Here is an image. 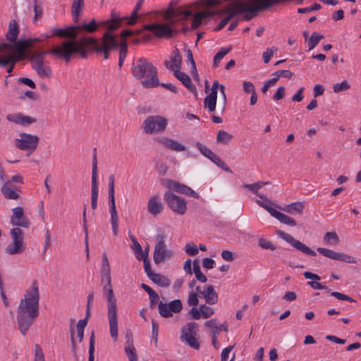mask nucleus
Masks as SVG:
<instances>
[{
	"label": "nucleus",
	"mask_w": 361,
	"mask_h": 361,
	"mask_svg": "<svg viewBox=\"0 0 361 361\" xmlns=\"http://www.w3.org/2000/svg\"><path fill=\"white\" fill-rule=\"evenodd\" d=\"M157 243L155 245L153 258L156 264L170 259L173 256V251L167 248L165 243V236L163 234L157 236Z\"/></svg>",
	"instance_id": "9b49d317"
},
{
	"label": "nucleus",
	"mask_w": 361,
	"mask_h": 361,
	"mask_svg": "<svg viewBox=\"0 0 361 361\" xmlns=\"http://www.w3.org/2000/svg\"><path fill=\"white\" fill-rule=\"evenodd\" d=\"M76 36L80 35L83 31L89 33H93L97 30V24L94 19H92L89 23H83L82 25L75 26Z\"/></svg>",
	"instance_id": "7c9ffc66"
},
{
	"label": "nucleus",
	"mask_w": 361,
	"mask_h": 361,
	"mask_svg": "<svg viewBox=\"0 0 361 361\" xmlns=\"http://www.w3.org/2000/svg\"><path fill=\"white\" fill-rule=\"evenodd\" d=\"M149 279L154 283H155L156 284H157L161 287H168L171 284L170 280L167 277H166L160 274L154 273L153 274H150Z\"/></svg>",
	"instance_id": "ea45409f"
},
{
	"label": "nucleus",
	"mask_w": 361,
	"mask_h": 361,
	"mask_svg": "<svg viewBox=\"0 0 361 361\" xmlns=\"http://www.w3.org/2000/svg\"><path fill=\"white\" fill-rule=\"evenodd\" d=\"M329 293L331 294V295L336 298L338 300H347L349 302H355V300L354 299H353L352 298L349 297L348 295H344L341 293H339V292L330 290Z\"/></svg>",
	"instance_id": "4d7b16f0"
},
{
	"label": "nucleus",
	"mask_w": 361,
	"mask_h": 361,
	"mask_svg": "<svg viewBox=\"0 0 361 361\" xmlns=\"http://www.w3.org/2000/svg\"><path fill=\"white\" fill-rule=\"evenodd\" d=\"M280 209L290 214H300L304 209V204L301 202H295L280 207Z\"/></svg>",
	"instance_id": "c756f323"
},
{
	"label": "nucleus",
	"mask_w": 361,
	"mask_h": 361,
	"mask_svg": "<svg viewBox=\"0 0 361 361\" xmlns=\"http://www.w3.org/2000/svg\"><path fill=\"white\" fill-rule=\"evenodd\" d=\"M104 293L107 300V319L109 324V333L111 338L118 339V307L116 299L111 286V281L107 282L103 287Z\"/></svg>",
	"instance_id": "6e6552de"
},
{
	"label": "nucleus",
	"mask_w": 361,
	"mask_h": 361,
	"mask_svg": "<svg viewBox=\"0 0 361 361\" xmlns=\"http://www.w3.org/2000/svg\"><path fill=\"white\" fill-rule=\"evenodd\" d=\"M156 140L161 144L163 147L175 152H182L185 150L186 147L183 144L180 143L176 140L166 137H159Z\"/></svg>",
	"instance_id": "b1692460"
},
{
	"label": "nucleus",
	"mask_w": 361,
	"mask_h": 361,
	"mask_svg": "<svg viewBox=\"0 0 361 361\" xmlns=\"http://www.w3.org/2000/svg\"><path fill=\"white\" fill-rule=\"evenodd\" d=\"M231 1L223 9L215 13V15H220L226 13L228 15L224 18L228 23L235 15L244 12H259L264 11L276 5L274 0H230Z\"/></svg>",
	"instance_id": "39448f33"
},
{
	"label": "nucleus",
	"mask_w": 361,
	"mask_h": 361,
	"mask_svg": "<svg viewBox=\"0 0 361 361\" xmlns=\"http://www.w3.org/2000/svg\"><path fill=\"white\" fill-rule=\"evenodd\" d=\"M108 31H106L102 40L99 42L93 37L83 36L80 39H77L75 26H70L66 29H54L51 35H44L43 39L39 38L42 42L44 39L49 38L51 36H57L59 37H66L69 40L64 41L58 47H63L65 42H71L70 47L74 48L75 54H80L82 58L87 57V48L94 49L97 52L104 54V59H109V51L114 49L118 46L115 37L112 35V32L121 26V19L119 18H113L111 21L104 23Z\"/></svg>",
	"instance_id": "f257e3e1"
},
{
	"label": "nucleus",
	"mask_w": 361,
	"mask_h": 361,
	"mask_svg": "<svg viewBox=\"0 0 361 361\" xmlns=\"http://www.w3.org/2000/svg\"><path fill=\"white\" fill-rule=\"evenodd\" d=\"M144 1L145 0H139L137 2V4L131 13L130 18L129 20L128 21V25H133L136 23L137 18H138V14H137L138 11L140 10V8L144 3Z\"/></svg>",
	"instance_id": "37998d69"
},
{
	"label": "nucleus",
	"mask_w": 361,
	"mask_h": 361,
	"mask_svg": "<svg viewBox=\"0 0 361 361\" xmlns=\"http://www.w3.org/2000/svg\"><path fill=\"white\" fill-rule=\"evenodd\" d=\"M185 252L191 255V256H195L198 254V250L193 243H187L185 245Z\"/></svg>",
	"instance_id": "0e129e2a"
},
{
	"label": "nucleus",
	"mask_w": 361,
	"mask_h": 361,
	"mask_svg": "<svg viewBox=\"0 0 361 361\" xmlns=\"http://www.w3.org/2000/svg\"><path fill=\"white\" fill-rule=\"evenodd\" d=\"M277 51V48H271V49H267L264 53H263V60L265 63H268L271 58V56L274 55V52Z\"/></svg>",
	"instance_id": "680f3d73"
},
{
	"label": "nucleus",
	"mask_w": 361,
	"mask_h": 361,
	"mask_svg": "<svg viewBox=\"0 0 361 361\" xmlns=\"http://www.w3.org/2000/svg\"><path fill=\"white\" fill-rule=\"evenodd\" d=\"M125 352L130 361H137V355L135 347H125Z\"/></svg>",
	"instance_id": "864d4df0"
},
{
	"label": "nucleus",
	"mask_w": 361,
	"mask_h": 361,
	"mask_svg": "<svg viewBox=\"0 0 361 361\" xmlns=\"http://www.w3.org/2000/svg\"><path fill=\"white\" fill-rule=\"evenodd\" d=\"M243 91L245 93H251L255 92V87L254 84L250 81H245L243 83Z\"/></svg>",
	"instance_id": "e2e57ef3"
},
{
	"label": "nucleus",
	"mask_w": 361,
	"mask_h": 361,
	"mask_svg": "<svg viewBox=\"0 0 361 361\" xmlns=\"http://www.w3.org/2000/svg\"><path fill=\"white\" fill-rule=\"evenodd\" d=\"M256 203L266 209L272 216L277 219L281 223L290 226H296V221L292 217L279 212L264 202L257 200Z\"/></svg>",
	"instance_id": "a211bd4d"
},
{
	"label": "nucleus",
	"mask_w": 361,
	"mask_h": 361,
	"mask_svg": "<svg viewBox=\"0 0 361 361\" xmlns=\"http://www.w3.org/2000/svg\"><path fill=\"white\" fill-rule=\"evenodd\" d=\"M154 35L159 38H171L173 35V30L166 23H157Z\"/></svg>",
	"instance_id": "bb28decb"
},
{
	"label": "nucleus",
	"mask_w": 361,
	"mask_h": 361,
	"mask_svg": "<svg viewBox=\"0 0 361 361\" xmlns=\"http://www.w3.org/2000/svg\"><path fill=\"white\" fill-rule=\"evenodd\" d=\"M268 182L258 181L253 184H245L244 187L247 188L253 193H255L257 196H258L260 199L264 200L265 202H269V204H272L269 199H267L264 195L258 192L259 189L262 188L264 185L268 184Z\"/></svg>",
	"instance_id": "2f4dec72"
},
{
	"label": "nucleus",
	"mask_w": 361,
	"mask_h": 361,
	"mask_svg": "<svg viewBox=\"0 0 361 361\" xmlns=\"http://www.w3.org/2000/svg\"><path fill=\"white\" fill-rule=\"evenodd\" d=\"M164 200L173 212L180 215L185 214L187 204L184 199L177 196L173 192H166L164 194Z\"/></svg>",
	"instance_id": "ddd939ff"
},
{
	"label": "nucleus",
	"mask_w": 361,
	"mask_h": 361,
	"mask_svg": "<svg viewBox=\"0 0 361 361\" xmlns=\"http://www.w3.org/2000/svg\"><path fill=\"white\" fill-rule=\"evenodd\" d=\"M200 152L213 163L217 165L219 167L222 169L224 171L229 173H232V171L228 166V165L221 159V158L216 154H214L210 149L203 145L200 142H197L196 145Z\"/></svg>",
	"instance_id": "6ab92c4d"
},
{
	"label": "nucleus",
	"mask_w": 361,
	"mask_h": 361,
	"mask_svg": "<svg viewBox=\"0 0 361 361\" xmlns=\"http://www.w3.org/2000/svg\"><path fill=\"white\" fill-rule=\"evenodd\" d=\"M198 331V325L195 322H190L182 329L181 340L188 343L190 347L198 349L200 342L195 337Z\"/></svg>",
	"instance_id": "2eb2a0df"
},
{
	"label": "nucleus",
	"mask_w": 361,
	"mask_h": 361,
	"mask_svg": "<svg viewBox=\"0 0 361 361\" xmlns=\"http://www.w3.org/2000/svg\"><path fill=\"white\" fill-rule=\"evenodd\" d=\"M164 182H166L165 185L173 190H175L177 192L187 195L188 192L189 191L190 187L180 184L178 182H176L172 180H164Z\"/></svg>",
	"instance_id": "473e14b6"
},
{
	"label": "nucleus",
	"mask_w": 361,
	"mask_h": 361,
	"mask_svg": "<svg viewBox=\"0 0 361 361\" xmlns=\"http://www.w3.org/2000/svg\"><path fill=\"white\" fill-rule=\"evenodd\" d=\"M136 257L138 260H143L145 271L147 273V276L149 278V275L153 274L154 272L151 270L150 262L147 258V252L144 253L141 257L137 255Z\"/></svg>",
	"instance_id": "49530a36"
},
{
	"label": "nucleus",
	"mask_w": 361,
	"mask_h": 361,
	"mask_svg": "<svg viewBox=\"0 0 361 361\" xmlns=\"http://www.w3.org/2000/svg\"><path fill=\"white\" fill-rule=\"evenodd\" d=\"M40 39L37 38L20 39L14 44L2 42L0 44V51L6 53L4 59H0V66L5 67L12 63L22 60L25 58L26 49L33 47V44Z\"/></svg>",
	"instance_id": "423d86ee"
},
{
	"label": "nucleus",
	"mask_w": 361,
	"mask_h": 361,
	"mask_svg": "<svg viewBox=\"0 0 361 361\" xmlns=\"http://www.w3.org/2000/svg\"><path fill=\"white\" fill-rule=\"evenodd\" d=\"M35 361H44L43 351L38 344L35 346Z\"/></svg>",
	"instance_id": "052dcab7"
},
{
	"label": "nucleus",
	"mask_w": 361,
	"mask_h": 361,
	"mask_svg": "<svg viewBox=\"0 0 361 361\" xmlns=\"http://www.w3.org/2000/svg\"><path fill=\"white\" fill-rule=\"evenodd\" d=\"M131 70L135 78L143 79L141 84L145 88H152L159 85L157 68L145 58H140L136 63L133 64Z\"/></svg>",
	"instance_id": "0eeeda50"
},
{
	"label": "nucleus",
	"mask_w": 361,
	"mask_h": 361,
	"mask_svg": "<svg viewBox=\"0 0 361 361\" xmlns=\"http://www.w3.org/2000/svg\"><path fill=\"white\" fill-rule=\"evenodd\" d=\"M6 118L11 122L22 126H27L37 122L36 118L29 116H25L22 114H8Z\"/></svg>",
	"instance_id": "a878e982"
},
{
	"label": "nucleus",
	"mask_w": 361,
	"mask_h": 361,
	"mask_svg": "<svg viewBox=\"0 0 361 361\" xmlns=\"http://www.w3.org/2000/svg\"><path fill=\"white\" fill-rule=\"evenodd\" d=\"M274 75H276L277 78L279 79V78H290L293 75V73L290 72L288 70H282V71H276Z\"/></svg>",
	"instance_id": "338daca9"
},
{
	"label": "nucleus",
	"mask_w": 361,
	"mask_h": 361,
	"mask_svg": "<svg viewBox=\"0 0 361 361\" xmlns=\"http://www.w3.org/2000/svg\"><path fill=\"white\" fill-rule=\"evenodd\" d=\"M19 136V138L15 140V146L20 150L28 151L27 156H30L38 146L39 137L25 133H20Z\"/></svg>",
	"instance_id": "f8f14e48"
},
{
	"label": "nucleus",
	"mask_w": 361,
	"mask_h": 361,
	"mask_svg": "<svg viewBox=\"0 0 361 361\" xmlns=\"http://www.w3.org/2000/svg\"><path fill=\"white\" fill-rule=\"evenodd\" d=\"M197 290L195 292H190L188 299V303L189 305L197 306L199 302L198 295Z\"/></svg>",
	"instance_id": "13d9d810"
},
{
	"label": "nucleus",
	"mask_w": 361,
	"mask_h": 361,
	"mask_svg": "<svg viewBox=\"0 0 361 361\" xmlns=\"http://www.w3.org/2000/svg\"><path fill=\"white\" fill-rule=\"evenodd\" d=\"M164 64L169 70L173 71L174 73L180 70L182 56L177 48L173 51V56H171L170 61H166Z\"/></svg>",
	"instance_id": "393cba45"
},
{
	"label": "nucleus",
	"mask_w": 361,
	"mask_h": 361,
	"mask_svg": "<svg viewBox=\"0 0 361 361\" xmlns=\"http://www.w3.org/2000/svg\"><path fill=\"white\" fill-rule=\"evenodd\" d=\"M200 311L201 312L202 317L204 319H207L212 317L214 313L213 308L206 305H201L200 307Z\"/></svg>",
	"instance_id": "09e8293b"
},
{
	"label": "nucleus",
	"mask_w": 361,
	"mask_h": 361,
	"mask_svg": "<svg viewBox=\"0 0 361 361\" xmlns=\"http://www.w3.org/2000/svg\"><path fill=\"white\" fill-rule=\"evenodd\" d=\"M233 138V136L231 134L225 130H220L217 133L216 142L218 143L227 145L232 140Z\"/></svg>",
	"instance_id": "79ce46f5"
},
{
	"label": "nucleus",
	"mask_w": 361,
	"mask_h": 361,
	"mask_svg": "<svg viewBox=\"0 0 361 361\" xmlns=\"http://www.w3.org/2000/svg\"><path fill=\"white\" fill-rule=\"evenodd\" d=\"M276 233L279 237L288 243L294 248L302 252V253L310 256L316 255V252L313 250H312L310 247H309L304 243H301L300 241L296 240L290 234L280 230H277L276 231Z\"/></svg>",
	"instance_id": "dca6fc26"
},
{
	"label": "nucleus",
	"mask_w": 361,
	"mask_h": 361,
	"mask_svg": "<svg viewBox=\"0 0 361 361\" xmlns=\"http://www.w3.org/2000/svg\"><path fill=\"white\" fill-rule=\"evenodd\" d=\"M94 334L92 333L90 338V347H89V359L88 361H94Z\"/></svg>",
	"instance_id": "603ef678"
},
{
	"label": "nucleus",
	"mask_w": 361,
	"mask_h": 361,
	"mask_svg": "<svg viewBox=\"0 0 361 361\" xmlns=\"http://www.w3.org/2000/svg\"><path fill=\"white\" fill-rule=\"evenodd\" d=\"M196 290L197 292H199L200 297L204 298L207 304L214 305L218 302V293L212 285L204 286L202 290H201L200 288L197 286Z\"/></svg>",
	"instance_id": "5701e85b"
},
{
	"label": "nucleus",
	"mask_w": 361,
	"mask_h": 361,
	"mask_svg": "<svg viewBox=\"0 0 361 361\" xmlns=\"http://www.w3.org/2000/svg\"><path fill=\"white\" fill-rule=\"evenodd\" d=\"M174 75L191 92L197 95V88L192 84L190 76L180 71L175 73Z\"/></svg>",
	"instance_id": "cd10ccee"
},
{
	"label": "nucleus",
	"mask_w": 361,
	"mask_h": 361,
	"mask_svg": "<svg viewBox=\"0 0 361 361\" xmlns=\"http://www.w3.org/2000/svg\"><path fill=\"white\" fill-rule=\"evenodd\" d=\"M324 38L322 35L318 34L317 32H314L309 39L308 46L309 49H314L319 42V41Z\"/></svg>",
	"instance_id": "c03bdc74"
},
{
	"label": "nucleus",
	"mask_w": 361,
	"mask_h": 361,
	"mask_svg": "<svg viewBox=\"0 0 361 361\" xmlns=\"http://www.w3.org/2000/svg\"><path fill=\"white\" fill-rule=\"evenodd\" d=\"M231 1L223 9L215 13V15H220L226 13L228 15L224 18L228 23L235 15L244 12H259L264 11L276 5L274 0H230Z\"/></svg>",
	"instance_id": "20e7f679"
},
{
	"label": "nucleus",
	"mask_w": 361,
	"mask_h": 361,
	"mask_svg": "<svg viewBox=\"0 0 361 361\" xmlns=\"http://www.w3.org/2000/svg\"><path fill=\"white\" fill-rule=\"evenodd\" d=\"M147 209L151 214L157 216L163 212L164 206L157 197H152L149 200Z\"/></svg>",
	"instance_id": "c85d7f7f"
},
{
	"label": "nucleus",
	"mask_w": 361,
	"mask_h": 361,
	"mask_svg": "<svg viewBox=\"0 0 361 361\" xmlns=\"http://www.w3.org/2000/svg\"><path fill=\"white\" fill-rule=\"evenodd\" d=\"M13 214L11 216L10 223L16 226L28 228L30 225L29 219L24 215L23 207H17L12 209Z\"/></svg>",
	"instance_id": "4be33fe9"
},
{
	"label": "nucleus",
	"mask_w": 361,
	"mask_h": 361,
	"mask_svg": "<svg viewBox=\"0 0 361 361\" xmlns=\"http://www.w3.org/2000/svg\"><path fill=\"white\" fill-rule=\"evenodd\" d=\"M185 51L186 52L187 59L190 63L192 66L191 73L192 75L197 77V70L195 60L193 59L192 51L190 49H185Z\"/></svg>",
	"instance_id": "de8ad7c7"
},
{
	"label": "nucleus",
	"mask_w": 361,
	"mask_h": 361,
	"mask_svg": "<svg viewBox=\"0 0 361 361\" xmlns=\"http://www.w3.org/2000/svg\"><path fill=\"white\" fill-rule=\"evenodd\" d=\"M87 319H80L77 324V336L79 342H82L84 338V329L87 326Z\"/></svg>",
	"instance_id": "a18cd8bd"
},
{
	"label": "nucleus",
	"mask_w": 361,
	"mask_h": 361,
	"mask_svg": "<svg viewBox=\"0 0 361 361\" xmlns=\"http://www.w3.org/2000/svg\"><path fill=\"white\" fill-rule=\"evenodd\" d=\"M99 194V186L97 183V156L94 155L92 161V191H91V207L93 210L97 207V198Z\"/></svg>",
	"instance_id": "aec40b11"
},
{
	"label": "nucleus",
	"mask_w": 361,
	"mask_h": 361,
	"mask_svg": "<svg viewBox=\"0 0 361 361\" xmlns=\"http://www.w3.org/2000/svg\"><path fill=\"white\" fill-rule=\"evenodd\" d=\"M168 120L161 116L154 115L147 116L142 124L143 132L148 135L159 134L165 131Z\"/></svg>",
	"instance_id": "1a4fd4ad"
},
{
	"label": "nucleus",
	"mask_w": 361,
	"mask_h": 361,
	"mask_svg": "<svg viewBox=\"0 0 361 361\" xmlns=\"http://www.w3.org/2000/svg\"><path fill=\"white\" fill-rule=\"evenodd\" d=\"M18 34V25L16 20H12L9 24L8 31L6 34V39L13 44L16 42ZM18 41H17L18 42Z\"/></svg>",
	"instance_id": "4c0bfd02"
},
{
	"label": "nucleus",
	"mask_w": 361,
	"mask_h": 361,
	"mask_svg": "<svg viewBox=\"0 0 361 361\" xmlns=\"http://www.w3.org/2000/svg\"><path fill=\"white\" fill-rule=\"evenodd\" d=\"M285 96V87L283 86H280L278 87L276 92L273 96V99L274 100H279L284 97Z\"/></svg>",
	"instance_id": "69168bd1"
},
{
	"label": "nucleus",
	"mask_w": 361,
	"mask_h": 361,
	"mask_svg": "<svg viewBox=\"0 0 361 361\" xmlns=\"http://www.w3.org/2000/svg\"><path fill=\"white\" fill-rule=\"evenodd\" d=\"M307 285L314 290H326V292L330 293V289H329L328 287L323 286L322 283H319L318 281H308Z\"/></svg>",
	"instance_id": "bf43d9fd"
},
{
	"label": "nucleus",
	"mask_w": 361,
	"mask_h": 361,
	"mask_svg": "<svg viewBox=\"0 0 361 361\" xmlns=\"http://www.w3.org/2000/svg\"><path fill=\"white\" fill-rule=\"evenodd\" d=\"M233 345H229L224 348L221 354V361H226L228 358V355L230 352L233 350Z\"/></svg>",
	"instance_id": "774afa93"
},
{
	"label": "nucleus",
	"mask_w": 361,
	"mask_h": 361,
	"mask_svg": "<svg viewBox=\"0 0 361 361\" xmlns=\"http://www.w3.org/2000/svg\"><path fill=\"white\" fill-rule=\"evenodd\" d=\"M39 300L38 284L34 281L26 290L24 298L21 299L18 308L17 322L23 335H25L35 319L39 315Z\"/></svg>",
	"instance_id": "f03ea898"
},
{
	"label": "nucleus",
	"mask_w": 361,
	"mask_h": 361,
	"mask_svg": "<svg viewBox=\"0 0 361 361\" xmlns=\"http://www.w3.org/2000/svg\"><path fill=\"white\" fill-rule=\"evenodd\" d=\"M258 245L262 249L271 250H274L276 249V246L271 241L263 238L259 239Z\"/></svg>",
	"instance_id": "8fccbe9b"
},
{
	"label": "nucleus",
	"mask_w": 361,
	"mask_h": 361,
	"mask_svg": "<svg viewBox=\"0 0 361 361\" xmlns=\"http://www.w3.org/2000/svg\"><path fill=\"white\" fill-rule=\"evenodd\" d=\"M118 214H114L111 215V224L112 227V231L114 235H117L118 229Z\"/></svg>",
	"instance_id": "5fc2aeb1"
},
{
	"label": "nucleus",
	"mask_w": 361,
	"mask_h": 361,
	"mask_svg": "<svg viewBox=\"0 0 361 361\" xmlns=\"http://www.w3.org/2000/svg\"><path fill=\"white\" fill-rule=\"evenodd\" d=\"M317 250L322 255L334 260H338L351 264L357 263V260L353 257L346 255L345 253L337 252L334 250L324 247H318Z\"/></svg>",
	"instance_id": "412c9836"
},
{
	"label": "nucleus",
	"mask_w": 361,
	"mask_h": 361,
	"mask_svg": "<svg viewBox=\"0 0 361 361\" xmlns=\"http://www.w3.org/2000/svg\"><path fill=\"white\" fill-rule=\"evenodd\" d=\"M84 7V0H73L71 6L73 20L77 23Z\"/></svg>",
	"instance_id": "c9c22d12"
},
{
	"label": "nucleus",
	"mask_w": 361,
	"mask_h": 361,
	"mask_svg": "<svg viewBox=\"0 0 361 361\" xmlns=\"http://www.w3.org/2000/svg\"><path fill=\"white\" fill-rule=\"evenodd\" d=\"M107 272H110V265L107 257V255L106 252H104L102 255V264L101 273L106 274Z\"/></svg>",
	"instance_id": "6e6d98bb"
},
{
	"label": "nucleus",
	"mask_w": 361,
	"mask_h": 361,
	"mask_svg": "<svg viewBox=\"0 0 361 361\" xmlns=\"http://www.w3.org/2000/svg\"><path fill=\"white\" fill-rule=\"evenodd\" d=\"M182 309L183 304L179 299L172 300L169 304L161 301L158 305L159 313L164 318L172 317V313H179Z\"/></svg>",
	"instance_id": "f3484780"
},
{
	"label": "nucleus",
	"mask_w": 361,
	"mask_h": 361,
	"mask_svg": "<svg viewBox=\"0 0 361 361\" xmlns=\"http://www.w3.org/2000/svg\"><path fill=\"white\" fill-rule=\"evenodd\" d=\"M215 16V13L212 11H204L197 13L194 16L193 20L192 22V28L197 29L201 24L203 19Z\"/></svg>",
	"instance_id": "72a5a7b5"
},
{
	"label": "nucleus",
	"mask_w": 361,
	"mask_h": 361,
	"mask_svg": "<svg viewBox=\"0 0 361 361\" xmlns=\"http://www.w3.org/2000/svg\"><path fill=\"white\" fill-rule=\"evenodd\" d=\"M205 326L212 329V335L217 336L221 331H228V324L225 322L220 326H217L216 319H212L205 323Z\"/></svg>",
	"instance_id": "e433bc0d"
},
{
	"label": "nucleus",
	"mask_w": 361,
	"mask_h": 361,
	"mask_svg": "<svg viewBox=\"0 0 361 361\" xmlns=\"http://www.w3.org/2000/svg\"><path fill=\"white\" fill-rule=\"evenodd\" d=\"M323 240L324 244L334 246L338 244L339 237L336 232H327L325 233Z\"/></svg>",
	"instance_id": "a19ab883"
},
{
	"label": "nucleus",
	"mask_w": 361,
	"mask_h": 361,
	"mask_svg": "<svg viewBox=\"0 0 361 361\" xmlns=\"http://www.w3.org/2000/svg\"><path fill=\"white\" fill-rule=\"evenodd\" d=\"M10 234L13 242L6 246L5 252L11 255L23 253L25 250L23 243L24 232L21 228L16 227L11 230Z\"/></svg>",
	"instance_id": "9d476101"
},
{
	"label": "nucleus",
	"mask_w": 361,
	"mask_h": 361,
	"mask_svg": "<svg viewBox=\"0 0 361 361\" xmlns=\"http://www.w3.org/2000/svg\"><path fill=\"white\" fill-rule=\"evenodd\" d=\"M71 44V42H65L63 47H55L46 51H30L27 54V58L37 74L41 78H49L51 76L50 67L44 65V56L47 54H52L59 59H63L66 63H68L75 51L74 48L70 47Z\"/></svg>",
	"instance_id": "7ed1b4c3"
},
{
	"label": "nucleus",
	"mask_w": 361,
	"mask_h": 361,
	"mask_svg": "<svg viewBox=\"0 0 361 361\" xmlns=\"http://www.w3.org/2000/svg\"><path fill=\"white\" fill-rule=\"evenodd\" d=\"M1 192L4 197L8 200H18L19 198L20 190L11 189L8 183H4L1 188Z\"/></svg>",
	"instance_id": "f704fd0d"
},
{
	"label": "nucleus",
	"mask_w": 361,
	"mask_h": 361,
	"mask_svg": "<svg viewBox=\"0 0 361 361\" xmlns=\"http://www.w3.org/2000/svg\"><path fill=\"white\" fill-rule=\"evenodd\" d=\"M112 35L115 37V39H116V37L113 34H112ZM116 41H117V40H116ZM117 42V44H118V42ZM118 46H119L118 66L121 67L123 66V61L126 59V56L127 52H128L127 42L124 39L123 42H121L120 44H118V46L116 48L111 49V50L117 49ZM110 51H111V49L109 51V52Z\"/></svg>",
	"instance_id": "58836bf2"
},
{
	"label": "nucleus",
	"mask_w": 361,
	"mask_h": 361,
	"mask_svg": "<svg viewBox=\"0 0 361 361\" xmlns=\"http://www.w3.org/2000/svg\"><path fill=\"white\" fill-rule=\"evenodd\" d=\"M219 88L220 92L223 96L224 106L226 103V95L225 93V87L223 85H220L218 80L214 81L211 90L210 94L204 99V106L207 107L210 112L214 111L216 106L217 99V91Z\"/></svg>",
	"instance_id": "4468645a"
},
{
	"label": "nucleus",
	"mask_w": 361,
	"mask_h": 361,
	"mask_svg": "<svg viewBox=\"0 0 361 361\" xmlns=\"http://www.w3.org/2000/svg\"><path fill=\"white\" fill-rule=\"evenodd\" d=\"M350 88V86L347 80H344L341 83H336L333 86V90L335 93H338L341 91L347 90Z\"/></svg>",
	"instance_id": "3c124183"
}]
</instances>
